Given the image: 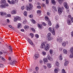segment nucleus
Returning <instances> with one entry per match:
<instances>
[{"mask_svg": "<svg viewBox=\"0 0 73 73\" xmlns=\"http://www.w3.org/2000/svg\"><path fill=\"white\" fill-rule=\"evenodd\" d=\"M16 13L17 12L16 11L13 10L11 11V14H12V15H15V14H16Z\"/></svg>", "mask_w": 73, "mask_h": 73, "instance_id": "nucleus-17", "label": "nucleus"}, {"mask_svg": "<svg viewBox=\"0 0 73 73\" xmlns=\"http://www.w3.org/2000/svg\"><path fill=\"white\" fill-rule=\"evenodd\" d=\"M0 68H4V65L2 64H0Z\"/></svg>", "mask_w": 73, "mask_h": 73, "instance_id": "nucleus-42", "label": "nucleus"}, {"mask_svg": "<svg viewBox=\"0 0 73 73\" xmlns=\"http://www.w3.org/2000/svg\"><path fill=\"white\" fill-rule=\"evenodd\" d=\"M21 28V24L20 23H19L18 25L17 28L19 29V28Z\"/></svg>", "mask_w": 73, "mask_h": 73, "instance_id": "nucleus-22", "label": "nucleus"}, {"mask_svg": "<svg viewBox=\"0 0 73 73\" xmlns=\"http://www.w3.org/2000/svg\"><path fill=\"white\" fill-rule=\"evenodd\" d=\"M62 73H66V72H65V70L64 69H62Z\"/></svg>", "mask_w": 73, "mask_h": 73, "instance_id": "nucleus-43", "label": "nucleus"}, {"mask_svg": "<svg viewBox=\"0 0 73 73\" xmlns=\"http://www.w3.org/2000/svg\"><path fill=\"white\" fill-rule=\"evenodd\" d=\"M42 53L43 55H45V54H46V52H43Z\"/></svg>", "mask_w": 73, "mask_h": 73, "instance_id": "nucleus-62", "label": "nucleus"}, {"mask_svg": "<svg viewBox=\"0 0 73 73\" xmlns=\"http://www.w3.org/2000/svg\"><path fill=\"white\" fill-rule=\"evenodd\" d=\"M27 20H24L23 22V24H25L27 23Z\"/></svg>", "mask_w": 73, "mask_h": 73, "instance_id": "nucleus-41", "label": "nucleus"}, {"mask_svg": "<svg viewBox=\"0 0 73 73\" xmlns=\"http://www.w3.org/2000/svg\"><path fill=\"white\" fill-rule=\"evenodd\" d=\"M29 17L30 18H32L33 17V15H29Z\"/></svg>", "mask_w": 73, "mask_h": 73, "instance_id": "nucleus-54", "label": "nucleus"}, {"mask_svg": "<svg viewBox=\"0 0 73 73\" xmlns=\"http://www.w3.org/2000/svg\"><path fill=\"white\" fill-rule=\"evenodd\" d=\"M62 8H60V7H58V12L59 13H62L63 11L62 9H64V7H62Z\"/></svg>", "mask_w": 73, "mask_h": 73, "instance_id": "nucleus-4", "label": "nucleus"}, {"mask_svg": "<svg viewBox=\"0 0 73 73\" xmlns=\"http://www.w3.org/2000/svg\"><path fill=\"white\" fill-rule=\"evenodd\" d=\"M50 54H52V53H53V51H52V50L50 49Z\"/></svg>", "mask_w": 73, "mask_h": 73, "instance_id": "nucleus-53", "label": "nucleus"}, {"mask_svg": "<svg viewBox=\"0 0 73 73\" xmlns=\"http://www.w3.org/2000/svg\"><path fill=\"white\" fill-rule=\"evenodd\" d=\"M52 9H54V11H56V12L57 11V10L56 9V7L55 6H53L52 7Z\"/></svg>", "mask_w": 73, "mask_h": 73, "instance_id": "nucleus-23", "label": "nucleus"}, {"mask_svg": "<svg viewBox=\"0 0 73 73\" xmlns=\"http://www.w3.org/2000/svg\"><path fill=\"white\" fill-rule=\"evenodd\" d=\"M24 15L25 16H27V12L26 11H25L24 13Z\"/></svg>", "mask_w": 73, "mask_h": 73, "instance_id": "nucleus-40", "label": "nucleus"}, {"mask_svg": "<svg viewBox=\"0 0 73 73\" xmlns=\"http://www.w3.org/2000/svg\"><path fill=\"white\" fill-rule=\"evenodd\" d=\"M16 62V61L15 60H11L10 62V64L12 65H15Z\"/></svg>", "mask_w": 73, "mask_h": 73, "instance_id": "nucleus-5", "label": "nucleus"}, {"mask_svg": "<svg viewBox=\"0 0 73 73\" xmlns=\"http://www.w3.org/2000/svg\"><path fill=\"white\" fill-rule=\"evenodd\" d=\"M0 8H1L2 9L5 8V5H4L2 4L0 6Z\"/></svg>", "mask_w": 73, "mask_h": 73, "instance_id": "nucleus-18", "label": "nucleus"}, {"mask_svg": "<svg viewBox=\"0 0 73 73\" xmlns=\"http://www.w3.org/2000/svg\"><path fill=\"white\" fill-rule=\"evenodd\" d=\"M35 58H38L40 57V55H39V53L38 52H36L35 54Z\"/></svg>", "mask_w": 73, "mask_h": 73, "instance_id": "nucleus-8", "label": "nucleus"}, {"mask_svg": "<svg viewBox=\"0 0 73 73\" xmlns=\"http://www.w3.org/2000/svg\"><path fill=\"white\" fill-rule=\"evenodd\" d=\"M52 34L53 35H54H54H56V33H55V31H54V29L53 28L52 29Z\"/></svg>", "mask_w": 73, "mask_h": 73, "instance_id": "nucleus-16", "label": "nucleus"}, {"mask_svg": "<svg viewBox=\"0 0 73 73\" xmlns=\"http://www.w3.org/2000/svg\"><path fill=\"white\" fill-rule=\"evenodd\" d=\"M47 15H48V16H50V13L49 12H47Z\"/></svg>", "mask_w": 73, "mask_h": 73, "instance_id": "nucleus-56", "label": "nucleus"}, {"mask_svg": "<svg viewBox=\"0 0 73 73\" xmlns=\"http://www.w3.org/2000/svg\"><path fill=\"white\" fill-rule=\"evenodd\" d=\"M51 34L50 33H49L47 34V38L48 37H51Z\"/></svg>", "mask_w": 73, "mask_h": 73, "instance_id": "nucleus-26", "label": "nucleus"}, {"mask_svg": "<svg viewBox=\"0 0 73 73\" xmlns=\"http://www.w3.org/2000/svg\"><path fill=\"white\" fill-rule=\"evenodd\" d=\"M47 67H48V68H50L52 67V65H51V64H50V63H47Z\"/></svg>", "mask_w": 73, "mask_h": 73, "instance_id": "nucleus-14", "label": "nucleus"}, {"mask_svg": "<svg viewBox=\"0 0 73 73\" xmlns=\"http://www.w3.org/2000/svg\"><path fill=\"white\" fill-rule=\"evenodd\" d=\"M56 40L59 43H61L63 41L62 38V37H59L56 39Z\"/></svg>", "mask_w": 73, "mask_h": 73, "instance_id": "nucleus-1", "label": "nucleus"}, {"mask_svg": "<svg viewBox=\"0 0 73 73\" xmlns=\"http://www.w3.org/2000/svg\"><path fill=\"white\" fill-rule=\"evenodd\" d=\"M15 3V1L14 0H12L11 1V4L14 5Z\"/></svg>", "mask_w": 73, "mask_h": 73, "instance_id": "nucleus-24", "label": "nucleus"}, {"mask_svg": "<svg viewBox=\"0 0 73 73\" xmlns=\"http://www.w3.org/2000/svg\"><path fill=\"white\" fill-rule=\"evenodd\" d=\"M69 64V62L68 61H66L65 62L64 64V66H66Z\"/></svg>", "mask_w": 73, "mask_h": 73, "instance_id": "nucleus-11", "label": "nucleus"}, {"mask_svg": "<svg viewBox=\"0 0 73 73\" xmlns=\"http://www.w3.org/2000/svg\"><path fill=\"white\" fill-rule=\"evenodd\" d=\"M8 27H9L10 28H11V29H14V28L13 27H12V26H11L10 25H9L8 26Z\"/></svg>", "mask_w": 73, "mask_h": 73, "instance_id": "nucleus-48", "label": "nucleus"}, {"mask_svg": "<svg viewBox=\"0 0 73 73\" xmlns=\"http://www.w3.org/2000/svg\"><path fill=\"white\" fill-rule=\"evenodd\" d=\"M17 18L18 20H19V21H20V20L21 19V18L18 16H17Z\"/></svg>", "mask_w": 73, "mask_h": 73, "instance_id": "nucleus-35", "label": "nucleus"}, {"mask_svg": "<svg viewBox=\"0 0 73 73\" xmlns=\"http://www.w3.org/2000/svg\"><path fill=\"white\" fill-rule=\"evenodd\" d=\"M4 5H5V7H8L9 6V5L7 3H6L4 4Z\"/></svg>", "mask_w": 73, "mask_h": 73, "instance_id": "nucleus-47", "label": "nucleus"}, {"mask_svg": "<svg viewBox=\"0 0 73 73\" xmlns=\"http://www.w3.org/2000/svg\"><path fill=\"white\" fill-rule=\"evenodd\" d=\"M49 60L50 58V55L49 54H48L46 57Z\"/></svg>", "mask_w": 73, "mask_h": 73, "instance_id": "nucleus-38", "label": "nucleus"}, {"mask_svg": "<svg viewBox=\"0 0 73 73\" xmlns=\"http://www.w3.org/2000/svg\"><path fill=\"white\" fill-rule=\"evenodd\" d=\"M43 61L44 62H48V60L46 58H44L43 59Z\"/></svg>", "mask_w": 73, "mask_h": 73, "instance_id": "nucleus-31", "label": "nucleus"}, {"mask_svg": "<svg viewBox=\"0 0 73 73\" xmlns=\"http://www.w3.org/2000/svg\"><path fill=\"white\" fill-rule=\"evenodd\" d=\"M35 37L36 38H38L39 37V35L38 34H36L35 35Z\"/></svg>", "mask_w": 73, "mask_h": 73, "instance_id": "nucleus-55", "label": "nucleus"}, {"mask_svg": "<svg viewBox=\"0 0 73 73\" xmlns=\"http://www.w3.org/2000/svg\"><path fill=\"white\" fill-rule=\"evenodd\" d=\"M69 58H73V53H71V54L69 56Z\"/></svg>", "mask_w": 73, "mask_h": 73, "instance_id": "nucleus-32", "label": "nucleus"}, {"mask_svg": "<svg viewBox=\"0 0 73 73\" xmlns=\"http://www.w3.org/2000/svg\"><path fill=\"white\" fill-rule=\"evenodd\" d=\"M48 31H50V32H52L53 30H52V28L51 27H49L48 29Z\"/></svg>", "mask_w": 73, "mask_h": 73, "instance_id": "nucleus-37", "label": "nucleus"}, {"mask_svg": "<svg viewBox=\"0 0 73 73\" xmlns=\"http://www.w3.org/2000/svg\"><path fill=\"white\" fill-rule=\"evenodd\" d=\"M55 28L56 29H57V28H59V25H58V24L56 25Z\"/></svg>", "mask_w": 73, "mask_h": 73, "instance_id": "nucleus-45", "label": "nucleus"}, {"mask_svg": "<svg viewBox=\"0 0 73 73\" xmlns=\"http://www.w3.org/2000/svg\"><path fill=\"white\" fill-rule=\"evenodd\" d=\"M21 9L22 10H23L24 9V6H22L21 7Z\"/></svg>", "mask_w": 73, "mask_h": 73, "instance_id": "nucleus-63", "label": "nucleus"}, {"mask_svg": "<svg viewBox=\"0 0 73 73\" xmlns=\"http://www.w3.org/2000/svg\"><path fill=\"white\" fill-rule=\"evenodd\" d=\"M45 44L44 43H42L41 44V48H45Z\"/></svg>", "mask_w": 73, "mask_h": 73, "instance_id": "nucleus-15", "label": "nucleus"}, {"mask_svg": "<svg viewBox=\"0 0 73 73\" xmlns=\"http://www.w3.org/2000/svg\"><path fill=\"white\" fill-rule=\"evenodd\" d=\"M28 41L29 42L30 44H31V45H33V46H34L35 45H34V44H33V42H32L31 40L30 39H28Z\"/></svg>", "mask_w": 73, "mask_h": 73, "instance_id": "nucleus-7", "label": "nucleus"}, {"mask_svg": "<svg viewBox=\"0 0 73 73\" xmlns=\"http://www.w3.org/2000/svg\"><path fill=\"white\" fill-rule=\"evenodd\" d=\"M55 19L56 20H58V16H56L55 18Z\"/></svg>", "mask_w": 73, "mask_h": 73, "instance_id": "nucleus-52", "label": "nucleus"}, {"mask_svg": "<svg viewBox=\"0 0 73 73\" xmlns=\"http://www.w3.org/2000/svg\"><path fill=\"white\" fill-rule=\"evenodd\" d=\"M50 60V61H52L53 60V58H50L48 59Z\"/></svg>", "mask_w": 73, "mask_h": 73, "instance_id": "nucleus-59", "label": "nucleus"}, {"mask_svg": "<svg viewBox=\"0 0 73 73\" xmlns=\"http://www.w3.org/2000/svg\"><path fill=\"white\" fill-rule=\"evenodd\" d=\"M17 17H15L14 18V22H16L17 21Z\"/></svg>", "mask_w": 73, "mask_h": 73, "instance_id": "nucleus-28", "label": "nucleus"}, {"mask_svg": "<svg viewBox=\"0 0 73 73\" xmlns=\"http://www.w3.org/2000/svg\"><path fill=\"white\" fill-rule=\"evenodd\" d=\"M59 59L60 60H62V55H60L59 57Z\"/></svg>", "mask_w": 73, "mask_h": 73, "instance_id": "nucleus-29", "label": "nucleus"}, {"mask_svg": "<svg viewBox=\"0 0 73 73\" xmlns=\"http://www.w3.org/2000/svg\"><path fill=\"white\" fill-rule=\"evenodd\" d=\"M54 72L55 73H57L58 72V70L57 69H55L54 70Z\"/></svg>", "mask_w": 73, "mask_h": 73, "instance_id": "nucleus-46", "label": "nucleus"}, {"mask_svg": "<svg viewBox=\"0 0 73 73\" xmlns=\"http://www.w3.org/2000/svg\"><path fill=\"white\" fill-rule=\"evenodd\" d=\"M38 27L39 28H41V27H42V25L40 24H38Z\"/></svg>", "mask_w": 73, "mask_h": 73, "instance_id": "nucleus-39", "label": "nucleus"}, {"mask_svg": "<svg viewBox=\"0 0 73 73\" xmlns=\"http://www.w3.org/2000/svg\"><path fill=\"white\" fill-rule=\"evenodd\" d=\"M42 62H43L42 60H40L39 61V62L40 63V64H42Z\"/></svg>", "mask_w": 73, "mask_h": 73, "instance_id": "nucleus-64", "label": "nucleus"}, {"mask_svg": "<svg viewBox=\"0 0 73 73\" xmlns=\"http://www.w3.org/2000/svg\"><path fill=\"white\" fill-rule=\"evenodd\" d=\"M7 15V13L5 12H0V15L1 16H3L4 15Z\"/></svg>", "mask_w": 73, "mask_h": 73, "instance_id": "nucleus-6", "label": "nucleus"}, {"mask_svg": "<svg viewBox=\"0 0 73 73\" xmlns=\"http://www.w3.org/2000/svg\"><path fill=\"white\" fill-rule=\"evenodd\" d=\"M48 41H50V40H53V37H48L47 38Z\"/></svg>", "mask_w": 73, "mask_h": 73, "instance_id": "nucleus-20", "label": "nucleus"}, {"mask_svg": "<svg viewBox=\"0 0 73 73\" xmlns=\"http://www.w3.org/2000/svg\"><path fill=\"white\" fill-rule=\"evenodd\" d=\"M58 1L60 4H61L63 2V0H58Z\"/></svg>", "mask_w": 73, "mask_h": 73, "instance_id": "nucleus-27", "label": "nucleus"}, {"mask_svg": "<svg viewBox=\"0 0 73 73\" xmlns=\"http://www.w3.org/2000/svg\"><path fill=\"white\" fill-rule=\"evenodd\" d=\"M35 69L36 70V72H37V71L38 70V69H39V68L38 67H35Z\"/></svg>", "mask_w": 73, "mask_h": 73, "instance_id": "nucleus-44", "label": "nucleus"}, {"mask_svg": "<svg viewBox=\"0 0 73 73\" xmlns=\"http://www.w3.org/2000/svg\"><path fill=\"white\" fill-rule=\"evenodd\" d=\"M48 24L49 26H51L52 25V23L50 21H48Z\"/></svg>", "mask_w": 73, "mask_h": 73, "instance_id": "nucleus-30", "label": "nucleus"}, {"mask_svg": "<svg viewBox=\"0 0 73 73\" xmlns=\"http://www.w3.org/2000/svg\"><path fill=\"white\" fill-rule=\"evenodd\" d=\"M49 48H50V45L48 44H47L45 46L44 48V49L45 50L48 51L49 50Z\"/></svg>", "mask_w": 73, "mask_h": 73, "instance_id": "nucleus-3", "label": "nucleus"}, {"mask_svg": "<svg viewBox=\"0 0 73 73\" xmlns=\"http://www.w3.org/2000/svg\"><path fill=\"white\" fill-rule=\"evenodd\" d=\"M64 7H65V8L66 9H68L69 8V7L68 6V5L67 4V3L66 2H65L64 3Z\"/></svg>", "mask_w": 73, "mask_h": 73, "instance_id": "nucleus-9", "label": "nucleus"}, {"mask_svg": "<svg viewBox=\"0 0 73 73\" xmlns=\"http://www.w3.org/2000/svg\"><path fill=\"white\" fill-rule=\"evenodd\" d=\"M8 2L9 3V4H11V1H10V0H8Z\"/></svg>", "mask_w": 73, "mask_h": 73, "instance_id": "nucleus-60", "label": "nucleus"}, {"mask_svg": "<svg viewBox=\"0 0 73 73\" xmlns=\"http://www.w3.org/2000/svg\"><path fill=\"white\" fill-rule=\"evenodd\" d=\"M9 49H10V50H10V52H11L12 51V47H11V46H9Z\"/></svg>", "mask_w": 73, "mask_h": 73, "instance_id": "nucleus-50", "label": "nucleus"}, {"mask_svg": "<svg viewBox=\"0 0 73 73\" xmlns=\"http://www.w3.org/2000/svg\"><path fill=\"white\" fill-rule=\"evenodd\" d=\"M71 35L72 37H73V31H72L71 33Z\"/></svg>", "mask_w": 73, "mask_h": 73, "instance_id": "nucleus-61", "label": "nucleus"}, {"mask_svg": "<svg viewBox=\"0 0 73 73\" xmlns=\"http://www.w3.org/2000/svg\"><path fill=\"white\" fill-rule=\"evenodd\" d=\"M45 20H46V21L49 20V18H48V17L46 16L45 17Z\"/></svg>", "mask_w": 73, "mask_h": 73, "instance_id": "nucleus-36", "label": "nucleus"}, {"mask_svg": "<svg viewBox=\"0 0 73 73\" xmlns=\"http://www.w3.org/2000/svg\"><path fill=\"white\" fill-rule=\"evenodd\" d=\"M51 2L54 5H56V2L54 0H51Z\"/></svg>", "mask_w": 73, "mask_h": 73, "instance_id": "nucleus-25", "label": "nucleus"}, {"mask_svg": "<svg viewBox=\"0 0 73 73\" xmlns=\"http://www.w3.org/2000/svg\"><path fill=\"white\" fill-rule=\"evenodd\" d=\"M41 10H38L37 11V13H40L41 12Z\"/></svg>", "mask_w": 73, "mask_h": 73, "instance_id": "nucleus-49", "label": "nucleus"}, {"mask_svg": "<svg viewBox=\"0 0 73 73\" xmlns=\"http://www.w3.org/2000/svg\"><path fill=\"white\" fill-rule=\"evenodd\" d=\"M70 51L71 53H73V49L72 48H71L70 49Z\"/></svg>", "mask_w": 73, "mask_h": 73, "instance_id": "nucleus-34", "label": "nucleus"}, {"mask_svg": "<svg viewBox=\"0 0 73 73\" xmlns=\"http://www.w3.org/2000/svg\"><path fill=\"white\" fill-rule=\"evenodd\" d=\"M63 52L65 54H68V51L65 49H64L63 50Z\"/></svg>", "mask_w": 73, "mask_h": 73, "instance_id": "nucleus-12", "label": "nucleus"}, {"mask_svg": "<svg viewBox=\"0 0 73 73\" xmlns=\"http://www.w3.org/2000/svg\"><path fill=\"white\" fill-rule=\"evenodd\" d=\"M1 4H4L6 3V1L5 0H1Z\"/></svg>", "mask_w": 73, "mask_h": 73, "instance_id": "nucleus-21", "label": "nucleus"}, {"mask_svg": "<svg viewBox=\"0 0 73 73\" xmlns=\"http://www.w3.org/2000/svg\"><path fill=\"white\" fill-rule=\"evenodd\" d=\"M67 22L68 25H71V24H72V22H71V21H70V20H67Z\"/></svg>", "mask_w": 73, "mask_h": 73, "instance_id": "nucleus-10", "label": "nucleus"}, {"mask_svg": "<svg viewBox=\"0 0 73 73\" xmlns=\"http://www.w3.org/2000/svg\"><path fill=\"white\" fill-rule=\"evenodd\" d=\"M56 65L57 67L59 68L60 67V63L58 61H56Z\"/></svg>", "mask_w": 73, "mask_h": 73, "instance_id": "nucleus-13", "label": "nucleus"}, {"mask_svg": "<svg viewBox=\"0 0 73 73\" xmlns=\"http://www.w3.org/2000/svg\"><path fill=\"white\" fill-rule=\"evenodd\" d=\"M62 45L63 46H66V42H62Z\"/></svg>", "mask_w": 73, "mask_h": 73, "instance_id": "nucleus-19", "label": "nucleus"}, {"mask_svg": "<svg viewBox=\"0 0 73 73\" xmlns=\"http://www.w3.org/2000/svg\"><path fill=\"white\" fill-rule=\"evenodd\" d=\"M11 15L10 14H8L7 15V16H6V17H11Z\"/></svg>", "mask_w": 73, "mask_h": 73, "instance_id": "nucleus-51", "label": "nucleus"}, {"mask_svg": "<svg viewBox=\"0 0 73 73\" xmlns=\"http://www.w3.org/2000/svg\"><path fill=\"white\" fill-rule=\"evenodd\" d=\"M29 26H25L24 27V28L25 29H29Z\"/></svg>", "mask_w": 73, "mask_h": 73, "instance_id": "nucleus-33", "label": "nucleus"}, {"mask_svg": "<svg viewBox=\"0 0 73 73\" xmlns=\"http://www.w3.org/2000/svg\"><path fill=\"white\" fill-rule=\"evenodd\" d=\"M33 5L32 4H29V7H27V10H31L33 9Z\"/></svg>", "mask_w": 73, "mask_h": 73, "instance_id": "nucleus-2", "label": "nucleus"}, {"mask_svg": "<svg viewBox=\"0 0 73 73\" xmlns=\"http://www.w3.org/2000/svg\"><path fill=\"white\" fill-rule=\"evenodd\" d=\"M30 36H31L32 38H33V36H34V35H33V34L32 33H30Z\"/></svg>", "mask_w": 73, "mask_h": 73, "instance_id": "nucleus-58", "label": "nucleus"}, {"mask_svg": "<svg viewBox=\"0 0 73 73\" xmlns=\"http://www.w3.org/2000/svg\"><path fill=\"white\" fill-rule=\"evenodd\" d=\"M37 8L40 9L41 7L40 6H37Z\"/></svg>", "mask_w": 73, "mask_h": 73, "instance_id": "nucleus-57", "label": "nucleus"}]
</instances>
